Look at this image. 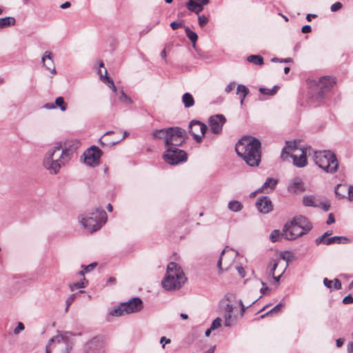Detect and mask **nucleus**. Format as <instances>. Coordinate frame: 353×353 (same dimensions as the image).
I'll return each instance as SVG.
<instances>
[{
    "mask_svg": "<svg viewBox=\"0 0 353 353\" xmlns=\"http://www.w3.org/2000/svg\"><path fill=\"white\" fill-rule=\"evenodd\" d=\"M235 150L248 165L257 167L261 161V143L253 137H242L236 144Z\"/></svg>",
    "mask_w": 353,
    "mask_h": 353,
    "instance_id": "1",
    "label": "nucleus"
},
{
    "mask_svg": "<svg viewBox=\"0 0 353 353\" xmlns=\"http://www.w3.org/2000/svg\"><path fill=\"white\" fill-rule=\"evenodd\" d=\"M62 142H58L46 152L43 165L52 174H57L61 168L64 166L69 160L65 158L61 150Z\"/></svg>",
    "mask_w": 353,
    "mask_h": 353,
    "instance_id": "2",
    "label": "nucleus"
},
{
    "mask_svg": "<svg viewBox=\"0 0 353 353\" xmlns=\"http://www.w3.org/2000/svg\"><path fill=\"white\" fill-rule=\"evenodd\" d=\"M185 281L186 277L181 266L174 262L169 263L161 281L163 288L168 291L179 290Z\"/></svg>",
    "mask_w": 353,
    "mask_h": 353,
    "instance_id": "3",
    "label": "nucleus"
},
{
    "mask_svg": "<svg viewBox=\"0 0 353 353\" xmlns=\"http://www.w3.org/2000/svg\"><path fill=\"white\" fill-rule=\"evenodd\" d=\"M72 336L69 332L59 333L49 340L46 353H69L73 346Z\"/></svg>",
    "mask_w": 353,
    "mask_h": 353,
    "instance_id": "4",
    "label": "nucleus"
},
{
    "mask_svg": "<svg viewBox=\"0 0 353 353\" xmlns=\"http://www.w3.org/2000/svg\"><path fill=\"white\" fill-rule=\"evenodd\" d=\"M315 163L323 171L329 174L337 172L339 163L334 153L330 150L315 151L314 154Z\"/></svg>",
    "mask_w": 353,
    "mask_h": 353,
    "instance_id": "5",
    "label": "nucleus"
},
{
    "mask_svg": "<svg viewBox=\"0 0 353 353\" xmlns=\"http://www.w3.org/2000/svg\"><path fill=\"white\" fill-rule=\"evenodd\" d=\"M106 219L107 214L104 210L97 208L94 212L89 213L88 216L81 217L80 223L88 232H94L102 227Z\"/></svg>",
    "mask_w": 353,
    "mask_h": 353,
    "instance_id": "6",
    "label": "nucleus"
},
{
    "mask_svg": "<svg viewBox=\"0 0 353 353\" xmlns=\"http://www.w3.org/2000/svg\"><path fill=\"white\" fill-rule=\"evenodd\" d=\"M289 157L292 158L294 165L298 168H303L307 165L305 151L298 150L294 142H287L286 145L282 150L281 158L285 161Z\"/></svg>",
    "mask_w": 353,
    "mask_h": 353,
    "instance_id": "7",
    "label": "nucleus"
},
{
    "mask_svg": "<svg viewBox=\"0 0 353 353\" xmlns=\"http://www.w3.org/2000/svg\"><path fill=\"white\" fill-rule=\"evenodd\" d=\"M143 308V302L139 297H134L126 302L120 303L118 307L112 310L110 314L114 316H120L125 314L138 312Z\"/></svg>",
    "mask_w": 353,
    "mask_h": 353,
    "instance_id": "8",
    "label": "nucleus"
},
{
    "mask_svg": "<svg viewBox=\"0 0 353 353\" xmlns=\"http://www.w3.org/2000/svg\"><path fill=\"white\" fill-rule=\"evenodd\" d=\"M188 136L186 131L180 127L168 128V137L165 139V148L181 146L185 142Z\"/></svg>",
    "mask_w": 353,
    "mask_h": 353,
    "instance_id": "9",
    "label": "nucleus"
},
{
    "mask_svg": "<svg viewBox=\"0 0 353 353\" xmlns=\"http://www.w3.org/2000/svg\"><path fill=\"white\" fill-rule=\"evenodd\" d=\"M312 228V225H307L305 228H302V226L298 225L292 220L284 225L281 236L288 240H293L306 234Z\"/></svg>",
    "mask_w": 353,
    "mask_h": 353,
    "instance_id": "10",
    "label": "nucleus"
},
{
    "mask_svg": "<svg viewBox=\"0 0 353 353\" xmlns=\"http://www.w3.org/2000/svg\"><path fill=\"white\" fill-rule=\"evenodd\" d=\"M186 152L178 147L168 148L164 152L163 158L164 161L170 165H177L187 160Z\"/></svg>",
    "mask_w": 353,
    "mask_h": 353,
    "instance_id": "11",
    "label": "nucleus"
},
{
    "mask_svg": "<svg viewBox=\"0 0 353 353\" xmlns=\"http://www.w3.org/2000/svg\"><path fill=\"white\" fill-rule=\"evenodd\" d=\"M188 127L189 132L193 139L197 143H201L208 130L207 125L201 121L192 120L190 122Z\"/></svg>",
    "mask_w": 353,
    "mask_h": 353,
    "instance_id": "12",
    "label": "nucleus"
},
{
    "mask_svg": "<svg viewBox=\"0 0 353 353\" xmlns=\"http://www.w3.org/2000/svg\"><path fill=\"white\" fill-rule=\"evenodd\" d=\"M102 151L95 145L91 146L83 154L84 163L90 166L95 167L99 164Z\"/></svg>",
    "mask_w": 353,
    "mask_h": 353,
    "instance_id": "13",
    "label": "nucleus"
},
{
    "mask_svg": "<svg viewBox=\"0 0 353 353\" xmlns=\"http://www.w3.org/2000/svg\"><path fill=\"white\" fill-rule=\"evenodd\" d=\"M234 258L232 254V250H228V247H226L221 252L217 263V268L219 270V273L223 272L224 270H228L234 263Z\"/></svg>",
    "mask_w": 353,
    "mask_h": 353,
    "instance_id": "14",
    "label": "nucleus"
},
{
    "mask_svg": "<svg viewBox=\"0 0 353 353\" xmlns=\"http://www.w3.org/2000/svg\"><path fill=\"white\" fill-rule=\"evenodd\" d=\"M226 122V119L223 114H215L209 118V126L211 131L215 134L221 133L223 126Z\"/></svg>",
    "mask_w": 353,
    "mask_h": 353,
    "instance_id": "15",
    "label": "nucleus"
},
{
    "mask_svg": "<svg viewBox=\"0 0 353 353\" xmlns=\"http://www.w3.org/2000/svg\"><path fill=\"white\" fill-rule=\"evenodd\" d=\"M81 143L77 139H70L62 143V151L65 158L70 161L72 156L80 147Z\"/></svg>",
    "mask_w": 353,
    "mask_h": 353,
    "instance_id": "16",
    "label": "nucleus"
},
{
    "mask_svg": "<svg viewBox=\"0 0 353 353\" xmlns=\"http://www.w3.org/2000/svg\"><path fill=\"white\" fill-rule=\"evenodd\" d=\"M237 308L231 304H227L225 307L224 325L230 327L236 323Z\"/></svg>",
    "mask_w": 353,
    "mask_h": 353,
    "instance_id": "17",
    "label": "nucleus"
},
{
    "mask_svg": "<svg viewBox=\"0 0 353 353\" xmlns=\"http://www.w3.org/2000/svg\"><path fill=\"white\" fill-rule=\"evenodd\" d=\"M256 207L258 210L263 214L269 213L273 209V205L270 199L266 196L257 199Z\"/></svg>",
    "mask_w": 353,
    "mask_h": 353,
    "instance_id": "18",
    "label": "nucleus"
},
{
    "mask_svg": "<svg viewBox=\"0 0 353 353\" xmlns=\"http://www.w3.org/2000/svg\"><path fill=\"white\" fill-rule=\"evenodd\" d=\"M88 345L91 353H104V340L101 336L94 337Z\"/></svg>",
    "mask_w": 353,
    "mask_h": 353,
    "instance_id": "19",
    "label": "nucleus"
},
{
    "mask_svg": "<svg viewBox=\"0 0 353 353\" xmlns=\"http://www.w3.org/2000/svg\"><path fill=\"white\" fill-rule=\"evenodd\" d=\"M288 192L294 194H298L305 190L303 181L299 179H294L288 186Z\"/></svg>",
    "mask_w": 353,
    "mask_h": 353,
    "instance_id": "20",
    "label": "nucleus"
},
{
    "mask_svg": "<svg viewBox=\"0 0 353 353\" xmlns=\"http://www.w3.org/2000/svg\"><path fill=\"white\" fill-rule=\"evenodd\" d=\"M41 61L44 66L46 67L48 70H50L51 73L54 75L57 72L55 70V67L54 65V63L52 59V53L49 51H46L41 58Z\"/></svg>",
    "mask_w": 353,
    "mask_h": 353,
    "instance_id": "21",
    "label": "nucleus"
},
{
    "mask_svg": "<svg viewBox=\"0 0 353 353\" xmlns=\"http://www.w3.org/2000/svg\"><path fill=\"white\" fill-rule=\"evenodd\" d=\"M335 83V80L332 77H323L319 79L318 87L324 92V90H328Z\"/></svg>",
    "mask_w": 353,
    "mask_h": 353,
    "instance_id": "22",
    "label": "nucleus"
},
{
    "mask_svg": "<svg viewBox=\"0 0 353 353\" xmlns=\"http://www.w3.org/2000/svg\"><path fill=\"white\" fill-rule=\"evenodd\" d=\"M350 242V239L345 236H332L327 238L323 244L328 245L332 244H347Z\"/></svg>",
    "mask_w": 353,
    "mask_h": 353,
    "instance_id": "23",
    "label": "nucleus"
},
{
    "mask_svg": "<svg viewBox=\"0 0 353 353\" xmlns=\"http://www.w3.org/2000/svg\"><path fill=\"white\" fill-rule=\"evenodd\" d=\"M303 203L305 206L312 207H319L320 204H321V201L312 195L305 196L303 198Z\"/></svg>",
    "mask_w": 353,
    "mask_h": 353,
    "instance_id": "24",
    "label": "nucleus"
},
{
    "mask_svg": "<svg viewBox=\"0 0 353 353\" xmlns=\"http://www.w3.org/2000/svg\"><path fill=\"white\" fill-rule=\"evenodd\" d=\"M249 92L250 90L245 85L243 84L238 85L236 94L239 95L241 99L240 103L241 105L243 104L244 99Z\"/></svg>",
    "mask_w": 353,
    "mask_h": 353,
    "instance_id": "25",
    "label": "nucleus"
},
{
    "mask_svg": "<svg viewBox=\"0 0 353 353\" xmlns=\"http://www.w3.org/2000/svg\"><path fill=\"white\" fill-rule=\"evenodd\" d=\"M168 128H162L160 130H154L152 133V136L154 139H163L164 142L165 143V139L168 137Z\"/></svg>",
    "mask_w": 353,
    "mask_h": 353,
    "instance_id": "26",
    "label": "nucleus"
},
{
    "mask_svg": "<svg viewBox=\"0 0 353 353\" xmlns=\"http://www.w3.org/2000/svg\"><path fill=\"white\" fill-rule=\"evenodd\" d=\"M186 7L190 11L194 12L196 14H199L203 9V8L195 2L194 0H189L186 4Z\"/></svg>",
    "mask_w": 353,
    "mask_h": 353,
    "instance_id": "27",
    "label": "nucleus"
},
{
    "mask_svg": "<svg viewBox=\"0 0 353 353\" xmlns=\"http://www.w3.org/2000/svg\"><path fill=\"white\" fill-rule=\"evenodd\" d=\"M277 180L273 178H268L262 187L259 189V191H261V190H267L268 189H270V190L272 191L275 188Z\"/></svg>",
    "mask_w": 353,
    "mask_h": 353,
    "instance_id": "28",
    "label": "nucleus"
},
{
    "mask_svg": "<svg viewBox=\"0 0 353 353\" xmlns=\"http://www.w3.org/2000/svg\"><path fill=\"white\" fill-rule=\"evenodd\" d=\"M182 102L186 108L192 107L194 104V99L192 95L189 92H185L182 96Z\"/></svg>",
    "mask_w": 353,
    "mask_h": 353,
    "instance_id": "29",
    "label": "nucleus"
},
{
    "mask_svg": "<svg viewBox=\"0 0 353 353\" xmlns=\"http://www.w3.org/2000/svg\"><path fill=\"white\" fill-rule=\"evenodd\" d=\"M16 20L14 17H6L0 19V29L4 28L8 26H14Z\"/></svg>",
    "mask_w": 353,
    "mask_h": 353,
    "instance_id": "30",
    "label": "nucleus"
},
{
    "mask_svg": "<svg viewBox=\"0 0 353 353\" xmlns=\"http://www.w3.org/2000/svg\"><path fill=\"white\" fill-rule=\"evenodd\" d=\"M228 208L232 212H237L243 209V205L239 201L232 200L228 203Z\"/></svg>",
    "mask_w": 353,
    "mask_h": 353,
    "instance_id": "31",
    "label": "nucleus"
},
{
    "mask_svg": "<svg viewBox=\"0 0 353 353\" xmlns=\"http://www.w3.org/2000/svg\"><path fill=\"white\" fill-rule=\"evenodd\" d=\"M347 191V185H341V184H338L336 187H335V194L336 195V196L339 199H343L345 198V194L344 193Z\"/></svg>",
    "mask_w": 353,
    "mask_h": 353,
    "instance_id": "32",
    "label": "nucleus"
},
{
    "mask_svg": "<svg viewBox=\"0 0 353 353\" xmlns=\"http://www.w3.org/2000/svg\"><path fill=\"white\" fill-rule=\"evenodd\" d=\"M250 63H252L257 65L263 64V58L261 55H250L247 58Z\"/></svg>",
    "mask_w": 353,
    "mask_h": 353,
    "instance_id": "33",
    "label": "nucleus"
},
{
    "mask_svg": "<svg viewBox=\"0 0 353 353\" xmlns=\"http://www.w3.org/2000/svg\"><path fill=\"white\" fill-rule=\"evenodd\" d=\"M293 222L296 223L298 225L302 226V228H305L307 225H312L307 219L303 216H299L294 218Z\"/></svg>",
    "mask_w": 353,
    "mask_h": 353,
    "instance_id": "34",
    "label": "nucleus"
},
{
    "mask_svg": "<svg viewBox=\"0 0 353 353\" xmlns=\"http://www.w3.org/2000/svg\"><path fill=\"white\" fill-rule=\"evenodd\" d=\"M185 31L188 39L194 44L198 39L197 34L192 31L188 27L185 28Z\"/></svg>",
    "mask_w": 353,
    "mask_h": 353,
    "instance_id": "35",
    "label": "nucleus"
},
{
    "mask_svg": "<svg viewBox=\"0 0 353 353\" xmlns=\"http://www.w3.org/2000/svg\"><path fill=\"white\" fill-rule=\"evenodd\" d=\"M278 88H279V87L277 85H274L272 89L261 88L259 89V92L261 94H268V95H270V96H272L274 94H276Z\"/></svg>",
    "mask_w": 353,
    "mask_h": 353,
    "instance_id": "36",
    "label": "nucleus"
},
{
    "mask_svg": "<svg viewBox=\"0 0 353 353\" xmlns=\"http://www.w3.org/2000/svg\"><path fill=\"white\" fill-rule=\"evenodd\" d=\"M54 104L59 106L61 111H65L67 109V105L65 103L62 97H57Z\"/></svg>",
    "mask_w": 353,
    "mask_h": 353,
    "instance_id": "37",
    "label": "nucleus"
},
{
    "mask_svg": "<svg viewBox=\"0 0 353 353\" xmlns=\"http://www.w3.org/2000/svg\"><path fill=\"white\" fill-rule=\"evenodd\" d=\"M104 80H105L104 82L108 83V86L111 88V90L113 92H115L117 91V88L114 83L113 80L110 77H108V72H107L106 70H105Z\"/></svg>",
    "mask_w": 353,
    "mask_h": 353,
    "instance_id": "38",
    "label": "nucleus"
},
{
    "mask_svg": "<svg viewBox=\"0 0 353 353\" xmlns=\"http://www.w3.org/2000/svg\"><path fill=\"white\" fill-rule=\"evenodd\" d=\"M280 258L286 261L285 270L288 266L289 262L292 260V255L290 252H282L280 254Z\"/></svg>",
    "mask_w": 353,
    "mask_h": 353,
    "instance_id": "39",
    "label": "nucleus"
},
{
    "mask_svg": "<svg viewBox=\"0 0 353 353\" xmlns=\"http://www.w3.org/2000/svg\"><path fill=\"white\" fill-rule=\"evenodd\" d=\"M119 100L123 102V103H125L126 104H132V100L131 99L130 97H129L128 96H127L123 90H121V94L119 97Z\"/></svg>",
    "mask_w": 353,
    "mask_h": 353,
    "instance_id": "40",
    "label": "nucleus"
},
{
    "mask_svg": "<svg viewBox=\"0 0 353 353\" xmlns=\"http://www.w3.org/2000/svg\"><path fill=\"white\" fill-rule=\"evenodd\" d=\"M279 263V260L273 259L270 261L269 266L270 273L274 276L275 274V270L277 268Z\"/></svg>",
    "mask_w": 353,
    "mask_h": 353,
    "instance_id": "41",
    "label": "nucleus"
},
{
    "mask_svg": "<svg viewBox=\"0 0 353 353\" xmlns=\"http://www.w3.org/2000/svg\"><path fill=\"white\" fill-rule=\"evenodd\" d=\"M281 235V234L279 230H274L271 232L270 239L273 243L279 241Z\"/></svg>",
    "mask_w": 353,
    "mask_h": 353,
    "instance_id": "42",
    "label": "nucleus"
},
{
    "mask_svg": "<svg viewBox=\"0 0 353 353\" xmlns=\"http://www.w3.org/2000/svg\"><path fill=\"white\" fill-rule=\"evenodd\" d=\"M331 234H332L331 231H327L323 235H321V236H319L318 238L316 239V240H315L316 243L317 245H319L320 243H323L325 240L327 239V236H329Z\"/></svg>",
    "mask_w": 353,
    "mask_h": 353,
    "instance_id": "43",
    "label": "nucleus"
},
{
    "mask_svg": "<svg viewBox=\"0 0 353 353\" xmlns=\"http://www.w3.org/2000/svg\"><path fill=\"white\" fill-rule=\"evenodd\" d=\"M198 15V21H199V24L201 27H204L209 21V19L205 16L204 14H201V15Z\"/></svg>",
    "mask_w": 353,
    "mask_h": 353,
    "instance_id": "44",
    "label": "nucleus"
},
{
    "mask_svg": "<svg viewBox=\"0 0 353 353\" xmlns=\"http://www.w3.org/2000/svg\"><path fill=\"white\" fill-rule=\"evenodd\" d=\"M222 319L220 317L216 318L211 324V330H216L221 325Z\"/></svg>",
    "mask_w": 353,
    "mask_h": 353,
    "instance_id": "45",
    "label": "nucleus"
},
{
    "mask_svg": "<svg viewBox=\"0 0 353 353\" xmlns=\"http://www.w3.org/2000/svg\"><path fill=\"white\" fill-rule=\"evenodd\" d=\"M85 287V286L83 281L73 283L72 284H70V285H69V288L71 291H74V290H75L77 289H79V288H84Z\"/></svg>",
    "mask_w": 353,
    "mask_h": 353,
    "instance_id": "46",
    "label": "nucleus"
},
{
    "mask_svg": "<svg viewBox=\"0 0 353 353\" xmlns=\"http://www.w3.org/2000/svg\"><path fill=\"white\" fill-rule=\"evenodd\" d=\"M76 298V294H72L70 295V296L66 299L65 303H66V308L65 311L67 312L70 305L74 302Z\"/></svg>",
    "mask_w": 353,
    "mask_h": 353,
    "instance_id": "47",
    "label": "nucleus"
},
{
    "mask_svg": "<svg viewBox=\"0 0 353 353\" xmlns=\"http://www.w3.org/2000/svg\"><path fill=\"white\" fill-rule=\"evenodd\" d=\"M96 266H97V263H91V264H90L88 265H86V266H83L84 267V270L83 271H80L79 274L81 275H83L84 272H90V270H93Z\"/></svg>",
    "mask_w": 353,
    "mask_h": 353,
    "instance_id": "48",
    "label": "nucleus"
},
{
    "mask_svg": "<svg viewBox=\"0 0 353 353\" xmlns=\"http://www.w3.org/2000/svg\"><path fill=\"white\" fill-rule=\"evenodd\" d=\"M282 307L281 303L277 304L276 306H274L271 310H270L268 312L265 313V314L261 315V318H264L265 316H268L270 313L276 312L279 310H280L281 307Z\"/></svg>",
    "mask_w": 353,
    "mask_h": 353,
    "instance_id": "49",
    "label": "nucleus"
},
{
    "mask_svg": "<svg viewBox=\"0 0 353 353\" xmlns=\"http://www.w3.org/2000/svg\"><path fill=\"white\" fill-rule=\"evenodd\" d=\"M343 5L341 2H336L331 6L330 10L332 12H336L342 8Z\"/></svg>",
    "mask_w": 353,
    "mask_h": 353,
    "instance_id": "50",
    "label": "nucleus"
},
{
    "mask_svg": "<svg viewBox=\"0 0 353 353\" xmlns=\"http://www.w3.org/2000/svg\"><path fill=\"white\" fill-rule=\"evenodd\" d=\"M25 329L24 325L21 322H19L17 326L14 330V333L18 334Z\"/></svg>",
    "mask_w": 353,
    "mask_h": 353,
    "instance_id": "51",
    "label": "nucleus"
},
{
    "mask_svg": "<svg viewBox=\"0 0 353 353\" xmlns=\"http://www.w3.org/2000/svg\"><path fill=\"white\" fill-rule=\"evenodd\" d=\"M183 26L182 22L173 21L170 23V27L172 30H176Z\"/></svg>",
    "mask_w": 353,
    "mask_h": 353,
    "instance_id": "52",
    "label": "nucleus"
},
{
    "mask_svg": "<svg viewBox=\"0 0 353 353\" xmlns=\"http://www.w3.org/2000/svg\"><path fill=\"white\" fill-rule=\"evenodd\" d=\"M272 62H284V63H289L291 62L292 60L291 58H286V59H279V58H273L271 60Z\"/></svg>",
    "mask_w": 353,
    "mask_h": 353,
    "instance_id": "53",
    "label": "nucleus"
},
{
    "mask_svg": "<svg viewBox=\"0 0 353 353\" xmlns=\"http://www.w3.org/2000/svg\"><path fill=\"white\" fill-rule=\"evenodd\" d=\"M236 83L234 82H230L225 88V91L227 93H230L235 88Z\"/></svg>",
    "mask_w": 353,
    "mask_h": 353,
    "instance_id": "54",
    "label": "nucleus"
},
{
    "mask_svg": "<svg viewBox=\"0 0 353 353\" xmlns=\"http://www.w3.org/2000/svg\"><path fill=\"white\" fill-rule=\"evenodd\" d=\"M343 303L345 304H350L353 303V297L351 295H347L344 297Z\"/></svg>",
    "mask_w": 353,
    "mask_h": 353,
    "instance_id": "55",
    "label": "nucleus"
},
{
    "mask_svg": "<svg viewBox=\"0 0 353 353\" xmlns=\"http://www.w3.org/2000/svg\"><path fill=\"white\" fill-rule=\"evenodd\" d=\"M333 283H334V285H333L334 289L339 290L341 288V283L338 279H335L333 281Z\"/></svg>",
    "mask_w": 353,
    "mask_h": 353,
    "instance_id": "56",
    "label": "nucleus"
},
{
    "mask_svg": "<svg viewBox=\"0 0 353 353\" xmlns=\"http://www.w3.org/2000/svg\"><path fill=\"white\" fill-rule=\"evenodd\" d=\"M347 191L348 192V199L350 201L353 200V186L347 187Z\"/></svg>",
    "mask_w": 353,
    "mask_h": 353,
    "instance_id": "57",
    "label": "nucleus"
},
{
    "mask_svg": "<svg viewBox=\"0 0 353 353\" xmlns=\"http://www.w3.org/2000/svg\"><path fill=\"white\" fill-rule=\"evenodd\" d=\"M332 283H333V281L329 280L327 278H325L323 279V284L327 288H332Z\"/></svg>",
    "mask_w": 353,
    "mask_h": 353,
    "instance_id": "58",
    "label": "nucleus"
},
{
    "mask_svg": "<svg viewBox=\"0 0 353 353\" xmlns=\"http://www.w3.org/2000/svg\"><path fill=\"white\" fill-rule=\"evenodd\" d=\"M160 343L163 344L162 347H165V344H168L171 343V340L169 339H166L165 336H162L160 339Z\"/></svg>",
    "mask_w": 353,
    "mask_h": 353,
    "instance_id": "59",
    "label": "nucleus"
},
{
    "mask_svg": "<svg viewBox=\"0 0 353 353\" xmlns=\"http://www.w3.org/2000/svg\"><path fill=\"white\" fill-rule=\"evenodd\" d=\"M237 272H239V275L242 277V278H244L245 276V270L243 269V268L242 266H238L236 268Z\"/></svg>",
    "mask_w": 353,
    "mask_h": 353,
    "instance_id": "60",
    "label": "nucleus"
},
{
    "mask_svg": "<svg viewBox=\"0 0 353 353\" xmlns=\"http://www.w3.org/2000/svg\"><path fill=\"white\" fill-rule=\"evenodd\" d=\"M319 208H322L324 211L327 212L330 210V205L329 203H322L321 202V204H320V206Z\"/></svg>",
    "mask_w": 353,
    "mask_h": 353,
    "instance_id": "61",
    "label": "nucleus"
},
{
    "mask_svg": "<svg viewBox=\"0 0 353 353\" xmlns=\"http://www.w3.org/2000/svg\"><path fill=\"white\" fill-rule=\"evenodd\" d=\"M301 31L303 33H308L312 31V28L309 25H305V26H303Z\"/></svg>",
    "mask_w": 353,
    "mask_h": 353,
    "instance_id": "62",
    "label": "nucleus"
},
{
    "mask_svg": "<svg viewBox=\"0 0 353 353\" xmlns=\"http://www.w3.org/2000/svg\"><path fill=\"white\" fill-rule=\"evenodd\" d=\"M334 221H335L334 216L333 214L330 213L328 216L327 224L330 225L332 223H334Z\"/></svg>",
    "mask_w": 353,
    "mask_h": 353,
    "instance_id": "63",
    "label": "nucleus"
},
{
    "mask_svg": "<svg viewBox=\"0 0 353 353\" xmlns=\"http://www.w3.org/2000/svg\"><path fill=\"white\" fill-rule=\"evenodd\" d=\"M43 108L48 110H51L55 108V105L52 103H48L43 105Z\"/></svg>",
    "mask_w": 353,
    "mask_h": 353,
    "instance_id": "64",
    "label": "nucleus"
}]
</instances>
